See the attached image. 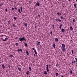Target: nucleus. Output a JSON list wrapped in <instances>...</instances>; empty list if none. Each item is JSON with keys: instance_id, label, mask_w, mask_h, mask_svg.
<instances>
[{"instance_id": "obj_56", "label": "nucleus", "mask_w": 77, "mask_h": 77, "mask_svg": "<svg viewBox=\"0 0 77 77\" xmlns=\"http://www.w3.org/2000/svg\"><path fill=\"white\" fill-rule=\"evenodd\" d=\"M2 37L1 35H0V37Z\"/></svg>"}, {"instance_id": "obj_40", "label": "nucleus", "mask_w": 77, "mask_h": 77, "mask_svg": "<svg viewBox=\"0 0 77 77\" xmlns=\"http://www.w3.org/2000/svg\"><path fill=\"white\" fill-rule=\"evenodd\" d=\"M5 11H6L7 12H8V9H5Z\"/></svg>"}, {"instance_id": "obj_46", "label": "nucleus", "mask_w": 77, "mask_h": 77, "mask_svg": "<svg viewBox=\"0 0 77 77\" xmlns=\"http://www.w3.org/2000/svg\"><path fill=\"white\" fill-rule=\"evenodd\" d=\"M72 63H74V62H73V61H72Z\"/></svg>"}, {"instance_id": "obj_7", "label": "nucleus", "mask_w": 77, "mask_h": 77, "mask_svg": "<svg viewBox=\"0 0 77 77\" xmlns=\"http://www.w3.org/2000/svg\"><path fill=\"white\" fill-rule=\"evenodd\" d=\"M23 24H24L25 26V27H27V23H25V22H24L23 23Z\"/></svg>"}, {"instance_id": "obj_18", "label": "nucleus", "mask_w": 77, "mask_h": 77, "mask_svg": "<svg viewBox=\"0 0 77 77\" xmlns=\"http://www.w3.org/2000/svg\"><path fill=\"white\" fill-rule=\"evenodd\" d=\"M53 47L54 48H55V47H56V45H55V44H53Z\"/></svg>"}, {"instance_id": "obj_30", "label": "nucleus", "mask_w": 77, "mask_h": 77, "mask_svg": "<svg viewBox=\"0 0 77 77\" xmlns=\"http://www.w3.org/2000/svg\"><path fill=\"white\" fill-rule=\"evenodd\" d=\"M15 45L16 46H18V44L17 43H16L15 44Z\"/></svg>"}, {"instance_id": "obj_1", "label": "nucleus", "mask_w": 77, "mask_h": 77, "mask_svg": "<svg viewBox=\"0 0 77 77\" xmlns=\"http://www.w3.org/2000/svg\"><path fill=\"white\" fill-rule=\"evenodd\" d=\"M62 50H63V53H64L65 51H66V48H65V45L64 44H62Z\"/></svg>"}, {"instance_id": "obj_5", "label": "nucleus", "mask_w": 77, "mask_h": 77, "mask_svg": "<svg viewBox=\"0 0 77 77\" xmlns=\"http://www.w3.org/2000/svg\"><path fill=\"white\" fill-rule=\"evenodd\" d=\"M35 6H40V5L39 4V3L38 2H37L35 4Z\"/></svg>"}, {"instance_id": "obj_39", "label": "nucleus", "mask_w": 77, "mask_h": 77, "mask_svg": "<svg viewBox=\"0 0 77 77\" xmlns=\"http://www.w3.org/2000/svg\"><path fill=\"white\" fill-rule=\"evenodd\" d=\"M8 24H10V21H8Z\"/></svg>"}, {"instance_id": "obj_4", "label": "nucleus", "mask_w": 77, "mask_h": 77, "mask_svg": "<svg viewBox=\"0 0 77 77\" xmlns=\"http://www.w3.org/2000/svg\"><path fill=\"white\" fill-rule=\"evenodd\" d=\"M8 39V38L7 37V38H5V39H4L3 38H1V39H2V41H6V40H7V39Z\"/></svg>"}, {"instance_id": "obj_19", "label": "nucleus", "mask_w": 77, "mask_h": 77, "mask_svg": "<svg viewBox=\"0 0 77 77\" xmlns=\"http://www.w3.org/2000/svg\"><path fill=\"white\" fill-rule=\"evenodd\" d=\"M24 46L26 47H27V44L26 43H24Z\"/></svg>"}, {"instance_id": "obj_37", "label": "nucleus", "mask_w": 77, "mask_h": 77, "mask_svg": "<svg viewBox=\"0 0 77 77\" xmlns=\"http://www.w3.org/2000/svg\"><path fill=\"white\" fill-rule=\"evenodd\" d=\"M8 67L9 68H11V67H10V65H8Z\"/></svg>"}, {"instance_id": "obj_22", "label": "nucleus", "mask_w": 77, "mask_h": 77, "mask_svg": "<svg viewBox=\"0 0 77 77\" xmlns=\"http://www.w3.org/2000/svg\"><path fill=\"white\" fill-rule=\"evenodd\" d=\"M56 76H58L59 75V74L58 73H56L55 74Z\"/></svg>"}, {"instance_id": "obj_57", "label": "nucleus", "mask_w": 77, "mask_h": 77, "mask_svg": "<svg viewBox=\"0 0 77 77\" xmlns=\"http://www.w3.org/2000/svg\"><path fill=\"white\" fill-rule=\"evenodd\" d=\"M53 29H54V27H53Z\"/></svg>"}, {"instance_id": "obj_54", "label": "nucleus", "mask_w": 77, "mask_h": 77, "mask_svg": "<svg viewBox=\"0 0 77 77\" xmlns=\"http://www.w3.org/2000/svg\"><path fill=\"white\" fill-rule=\"evenodd\" d=\"M61 77H63V76L62 75V76H61Z\"/></svg>"}, {"instance_id": "obj_10", "label": "nucleus", "mask_w": 77, "mask_h": 77, "mask_svg": "<svg viewBox=\"0 0 77 77\" xmlns=\"http://www.w3.org/2000/svg\"><path fill=\"white\" fill-rule=\"evenodd\" d=\"M26 53L27 56H28L29 54V51H26Z\"/></svg>"}, {"instance_id": "obj_34", "label": "nucleus", "mask_w": 77, "mask_h": 77, "mask_svg": "<svg viewBox=\"0 0 77 77\" xmlns=\"http://www.w3.org/2000/svg\"><path fill=\"white\" fill-rule=\"evenodd\" d=\"M50 34L51 35H53V33H52V31H51Z\"/></svg>"}, {"instance_id": "obj_20", "label": "nucleus", "mask_w": 77, "mask_h": 77, "mask_svg": "<svg viewBox=\"0 0 77 77\" xmlns=\"http://www.w3.org/2000/svg\"><path fill=\"white\" fill-rule=\"evenodd\" d=\"M58 21H59L60 23H61L62 22V21H61V20H60V19H58Z\"/></svg>"}, {"instance_id": "obj_62", "label": "nucleus", "mask_w": 77, "mask_h": 77, "mask_svg": "<svg viewBox=\"0 0 77 77\" xmlns=\"http://www.w3.org/2000/svg\"><path fill=\"white\" fill-rule=\"evenodd\" d=\"M71 41H72V40H71Z\"/></svg>"}, {"instance_id": "obj_41", "label": "nucleus", "mask_w": 77, "mask_h": 77, "mask_svg": "<svg viewBox=\"0 0 77 77\" xmlns=\"http://www.w3.org/2000/svg\"><path fill=\"white\" fill-rule=\"evenodd\" d=\"M14 9H16V10H17V8L16 7H15Z\"/></svg>"}, {"instance_id": "obj_64", "label": "nucleus", "mask_w": 77, "mask_h": 77, "mask_svg": "<svg viewBox=\"0 0 77 77\" xmlns=\"http://www.w3.org/2000/svg\"><path fill=\"white\" fill-rule=\"evenodd\" d=\"M41 0V1H42V0Z\"/></svg>"}, {"instance_id": "obj_29", "label": "nucleus", "mask_w": 77, "mask_h": 77, "mask_svg": "<svg viewBox=\"0 0 77 77\" xmlns=\"http://www.w3.org/2000/svg\"><path fill=\"white\" fill-rule=\"evenodd\" d=\"M73 21V23H74V22H75V20L74 19H73V21Z\"/></svg>"}, {"instance_id": "obj_16", "label": "nucleus", "mask_w": 77, "mask_h": 77, "mask_svg": "<svg viewBox=\"0 0 77 77\" xmlns=\"http://www.w3.org/2000/svg\"><path fill=\"white\" fill-rule=\"evenodd\" d=\"M18 11L19 13H21V11L20 10V8L18 9Z\"/></svg>"}, {"instance_id": "obj_17", "label": "nucleus", "mask_w": 77, "mask_h": 77, "mask_svg": "<svg viewBox=\"0 0 77 77\" xmlns=\"http://www.w3.org/2000/svg\"><path fill=\"white\" fill-rule=\"evenodd\" d=\"M70 30L71 31H72V30H73V28H72V27L71 26L70 27Z\"/></svg>"}, {"instance_id": "obj_12", "label": "nucleus", "mask_w": 77, "mask_h": 77, "mask_svg": "<svg viewBox=\"0 0 77 77\" xmlns=\"http://www.w3.org/2000/svg\"><path fill=\"white\" fill-rule=\"evenodd\" d=\"M40 42L37 41V46H38L39 45H40Z\"/></svg>"}, {"instance_id": "obj_32", "label": "nucleus", "mask_w": 77, "mask_h": 77, "mask_svg": "<svg viewBox=\"0 0 77 77\" xmlns=\"http://www.w3.org/2000/svg\"><path fill=\"white\" fill-rule=\"evenodd\" d=\"M74 6L75 8H76L77 7V6H76V5L75 4L74 5Z\"/></svg>"}, {"instance_id": "obj_58", "label": "nucleus", "mask_w": 77, "mask_h": 77, "mask_svg": "<svg viewBox=\"0 0 77 77\" xmlns=\"http://www.w3.org/2000/svg\"><path fill=\"white\" fill-rule=\"evenodd\" d=\"M72 69H73L72 68Z\"/></svg>"}, {"instance_id": "obj_49", "label": "nucleus", "mask_w": 77, "mask_h": 77, "mask_svg": "<svg viewBox=\"0 0 77 77\" xmlns=\"http://www.w3.org/2000/svg\"><path fill=\"white\" fill-rule=\"evenodd\" d=\"M52 26L53 27H54V25H52Z\"/></svg>"}, {"instance_id": "obj_25", "label": "nucleus", "mask_w": 77, "mask_h": 77, "mask_svg": "<svg viewBox=\"0 0 77 77\" xmlns=\"http://www.w3.org/2000/svg\"><path fill=\"white\" fill-rule=\"evenodd\" d=\"M18 69L19 70V71H21V68H20V67L18 68Z\"/></svg>"}, {"instance_id": "obj_28", "label": "nucleus", "mask_w": 77, "mask_h": 77, "mask_svg": "<svg viewBox=\"0 0 77 77\" xmlns=\"http://www.w3.org/2000/svg\"><path fill=\"white\" fill-rule=\"evenodd\" d=\"M70 74H72V70H71L70 71Z\"/></svg>"}, {"instance_id": "obj_35", "label": "nucleus", "mask_w": 77, "mask_h": 77, "mask_svg": "<svg viewBox=\"0 0 77 77\" xmlns=\"http://www.w3.org/2000/svg\"><path fill=\"white\" fill-rule=\"evenodd\" d=\"M73 52H74V51H73V50H72V54H73Z\"/></svg>"}, {"instance_id": "obj_24", "label": "nucleus", "mask_w": 77, "mask_h": 77, "mask_svg": "<svg viewBox=\"0 0 77 77\" xmlns=\"http://www.w3.org/2000/svg\"><path fill=\"white\" fill-rule=\"evenodd\" d=\"M29 74V72L27 71L26 73V74H27V75H28Z\"/></svg>"}, {"instance_id": "obj_55", "label": "nucleus", "mask_w": 77, "mask_h": 77, "mask_svg": "<svg viewBox=\"0 0 77 77\" xmlns=\"http://www.w3.org/2000/svg\"><path fill=\"white\" fill-rule=\"evenodd\" d=\"M49 65L50 67V66H51V65H50V64Z\"/></svg>"}, {"instance_id": "obj_8", "label": "nucleus", "mask_w": 77, "mask_h": 77, "mask_svg": "<svg viewBox=\"0 0 77 77\" xmlns=\"http://www.w3.org/2000/svg\"><path fill=\"white\" fill-rule=\"evenodd\" d=\"M61 31L62 32H63V33H65V29L63 28H62L61 29Z\"/></svg>"}, {"instance_id": "obj_38", "label": "nucleus", "mask_w": 77, "mask_h": 77, "mask_svg": "<svg viewBox=\"0 0 77 77\" xmlns=\"http://www.w3.org/2000/svg\"><path fill=\"white\" fill-rule=\"evenodd\" d=\"M0 6H3V4L2 3L0 5Z\"/></svg>"}, {"instance_id": "obj_21", "label": "nucleus", "mask_w": 77, "mask_h": 77, "mask_svg": "<svg viewBox=\"0 0 77 77\" xmlns=\"http://www.w3.org/2000/svg\"><path fill=\"white\" fill-rule=\"evenodd\" d=\"M2 67L3 69H4L5 67L4 64L2 65Z\"/></svg>"}, {"instance_id": "obj_51", "label": "nucleus", "mask_w": 77, "mask_h": 77, "mask_svg": "<svg viewBox=\"0 0 77 77\" xmlns=\"http://www.w3.org/2000/svg\"><path fill=\"white\" fill-rule=\"evenodd\" d=\"M35 29H36V26H35Z\"/></svg>"}, {"instance_id": "obj_59", "label": "nucleus", "mask_w": 77, "mask_h": 77, "mask_svg": "<svg viewBox=\"0 0 77 77\" xmlns=\"http://www.w3.org/2000/svg\"><path fill=\"white\" fill-rule=\"evenodd\" d=\"M69 1H71V0H68Z\"/></svg>"}, {"instance_id": "obj_6", "label": "nucleus", "mask_w": 77, "mask_h": 77, "mask_svg": "<svg viewBox=\"0 0 77 77\" xmlns=\"http://www.w3.org/2000/svg\"><path fill=\"white\" fill-rule=\"evenodd\" d=\"M17 52H19V51H21V52H23V50H22V49H18L17 50Z\"/></svg>"}, {"instance_id": "obj_63", "label": "nucleus", "mask_w": 77, "mask_h": 77, "mask_svg": "<svg viewBox=\"0 0 77 77\" xmlns=\"http://www.w3.org/2000/svg\"><path fill=\"white\" fill-rule=\"evenodd\" d=\"M76 0V1H77V0Z\"/></svg>"}, {"instance_id": "obj_2", "label": "nucleus", "mask_w": 77, "mask_h": 77, "mask_svg": "<svg viewBox=\"0 0 77 77\" xmlns=\"http://www.w3.org/2000/svg\"><path fill=\"white\" fill-rule=\"evenodd\" d=\"M19 41L20 42H23V41H26V38L24 37L20 38H19Z\"/></svg>"}, {"instance_id": "obj_11", "label": "nucleus", "mask_w": 77, "mask_h": 77, "mask_svg": "<svg viewBox=\"0 0 77 77\" xmlns=\"http://www.w3.org/2000/svg\"><path fill=\"white\" fill-rule=\"evenodd\" d=\"M34 52H35V54H36V55H37L38 54H37V52H36V50L35 49L34 51Z\"/></svg>"}, {"instance_id": "obj_13", "label": "nucleus", "mask_w": 77, "mask_h": 77, "mask_svg": "<svg viewBox=\"0 0 77 77\" xmlns=\"http://www.w3.org/2000/svg\"><path fill=\"white\" fill-rule=\"evenodd\" d=\"M44 74H45V75H47V71H44Z\"/></svg>"}, {"instance_id": "obj_47", "label": "nucleus", "mask_w": 77, "mask_h": 77, "mask_svg": "<svg viewBox=\"0 0 77 77\" xmlns=\"http://www.w3.org/2000/svg\"><path fill=\"white\" fill-rule=\"evenodd\" d=\"M13 26H14V27H15V25H14V24L13 25Z\"/></svg>"}, {"instance_id": "obj_3", "label": "nucleus", "mask_w": 77, "mask_h": 77, "mask_svg": "<svg viewBox=\"0 0 77 77\" xmlns=\"http://www.w3.org/2000/svg\"><path fill=\"white\" fill-rule=\"evenodd\" d=\"M46 66V71L47 72H49V69H48V65H47Z\"/></svg>"}, {"instance_id": "obj_27", "label": "nucleus", "mask_w": 77, "mask_h": 77, "mask_svg": "<svg viewBox=\"0 0 77 77\" xmlns=\"http://www.w3.org/2000/svg\"><path fill=\"white\" fill-rule=\"evenodd\" d=\"M9 57H14V55H9Z\"/></svg>"}, {"instance_id": "obj_31", "label": "nucleus", "mask_w": 77, "mask_h": 77, "mask_svg": "<svg viewBox=\"0 0 77 77\" xmlns=\"http://www.w3.org/2000/svg\"><path fill=\"white\" fill-rule=\"evenodd\" d=\"M29 71H31V69H32V68H31L30 66L29 67Z\"/></svg>"}, {"instance_id": "obj_23", "label": "nucleus", "mask_w": 77, "mask_h": 77, "mask_svg": "<svg viewBox=\"0 0 77 77\" xmlns=\"http://www.w3.org/2000/svg\"><path fill=\"white\" fill-rule=\"evenodd\" d=\"M60 18L61 19V20H62L63 19V16H60Z\"/></svg>"}, {"instance_id": "obj_52", "label": "nucleus", "mask_w": 77, "mask_h": 77, "mask_svg": "<svg viewBox=\"0 0 77 77\" xmlns=\"http://www.w3.org/2000/svg\"><path fill=\"white\" fill-rule=\"evenodd\" d=\"M16 39H18V37H16Z\"/></svg>"}, {"instance_id": "obj_9", "label": "nucleus", "mask_w": 77, "mask_h": 77, "mask_svg": "<svg viewBox=\"0 0 77 77\" xmlns=\"http://www.w3.org/2000/svg\"><path fill=\"white\" fill-rule=\"evenodd\" d=\"M55 42H58V39L57 38H56L55 39Z\"/></svg>"}, {"instance_id": "obj_45", "label": "nucleus", "mask_w": 77, "mask_h": 77, "mask_svg": "<svg viewBox=\"0 0 77 77\" xmlns=\"http://www.w3.org/2000/svg\"><path fill=\"white\" fill-rule=\"evenodd\" d=\"M75 62H76L75 61H74V63H75Z\"/></svg>"}, {"instance_id": "obj_44", "label": "nucleus", "mask_w": 77, "mask_h": 77, "mask_svg": "<svg viewBox=\"0 0 77 77\" xmlns=\"http://www.w3.org/2000/svg\"><path fill=\"white\" fill-rule=\"evenodd\" d=\"M35 56H36V55L34 54V57H35Z\"/></svg>"}, {"instance_id": "obj_33", "label": "nucleus", "mask_w": 77, "mask_h": 77, "mask_svg": "<svg viewBox=\"0 0 77 77\" xmlns=\"http://www.w3.org/2000/svg\"><path fill=\"white\" fill-rule=\"evenodd\" d=\"M14 20H17V17H14Z\"/></svg>"}, {"instance_id": "obj_42", "label": "nucleus", "mask_w": 77, "mask_h": 77, "mask_svg": "<svg viewBox=\"0 0 77 77\" xmlns=\"http://www.w3.org/2000/svg\"><path fill=\"white\" fill-rule=\"evenodd\" d=\"M12 11H14V8H12Z\"/></svg>"}, {"instance_id": "obj_61", "label": "nucleus", "mask_w": 77, "mask_h": 77, "mask_svg": "<svg viewBox=\"0 0 77 77\" xmlns=\"http://www.w3.org/2000/svg\"><path fill=\"white\" fill-rule=\"evenodd\" d=\"M37 24V23H35V25H36Z\"/></svg>"}, {"instance_id": "obj_26", "label": "nucleus", "mask_w": 77, "mask_h": 77, "mask_svg": "<svg viewBox=\"0 0 77 77\" xmlns=\"http://www.w3.org/2000/svg\"><path fill=\"white\" fill-rule=\"evenodd\" d=\"M20 10H21V12H22V11H23V8H22V7H20Z\"/></svg>"}, {"instance_id": "obj_15", "label": "nucleus", "mask_w": 77, "mask_h": 77, "mask_svg": "<svg viewBox=\"0 0 77 77\" xmlns=\"http://www.w3.org/2000/svg\"><path fill=\"white\" fill-rule=\"evenodd\" d=\"M57 14H58V16H60V15H61V14H60L59 12H58L57 13Z\"/></svg>"}, {"instance_id": "obj_36", "label": "nucleus", "mask_w": 77, "mask_h": 77, "mask_svg": "<svg viewBox=\"0 0 77 77\" xmlns=\"http://www.w3.org/2000/svg\"><path fill=\"white\" fill-rule=\"evenodd\" d=\"M75 59L76 60L75 61L77 62V58H75Z\"/></svg>"}, {"instance_id": "obj_50", "label": "nucleus", "mask_w": 77, "mask_h": 77, "mask_svg": "<svg viewBox=\"0 0 77 77\" xmlns=\"http://www.w3.org/2000/svg\"><path fill=\"white\" fill-rule=\"evenodd\" d=\"M55 21H57V19H55Z\"/></svg>"}, {"instance_id": "obj_14", "label": "nucleus", "mask_w": 77, "mask_h": 77, "mask_svg": "<svg viewBox=\"0 0 77 77\" xmlns=\"http://www.w3.org/2000/svg\"><path fill=\"white\" fill-rule=\"evenodd\" d=\"M62 24H61L60 26H59V28L60 29H62Z\"/></svg>"}, {"instance_id": "obj_48", "label": "nucleus", "mask_w": 77, "mask_h": 77, "mask_svg": "<svg viewBox=\"0 0 77 77\" xmlns=\"http://www.w3.org/2000/svg\"><path fill=\"white\" fill-rule=\"evenodd\" d=\"M32 49L33 50L35 51V49H34V48H32Z\"/></svg>"}, {"instance_id": "obj_53", "label": "nucleus", "mask_w": 77, "mask_h": 77, "mask_svg": "<svg viewBox=\"0 0 77 77\" xmlns=\"http://www.w3.org/2000/svg\"><path fill=\"white\" fill-rule=\"evenodd\" d=\"M57 65H58L57 64H56V66H57Z\"/></svg>"}, {"instance_id": "obj_60", "label": "nucleus", "mask_w": 77, "mask_h": 77, "mask_svg": "<svg viewBox=\"0 0 77 77\" xmlns=\"http://www.w3.org/2000/svg\"><path fill=\"white\" fill-rule=\"evenodd\" d=\"M0 63H1L0 62Z\"/></svg>"}, {"instance_id": "obj_43", "label": "nucleus", "mask_w": 77, "mask_h": 77, "mask_svg": "<svg viewBox=\"0 0 77 77\" xmlns=\"http://www.w3.org/2000/svg\"><path fill=\"white\" fill-rule=\"evenodd\" d=\"M4 35H1V37H3V36Z\"/></svg>"}]
</instances>
